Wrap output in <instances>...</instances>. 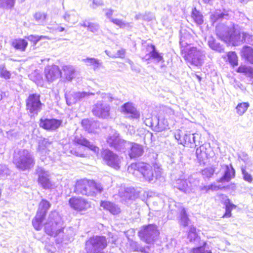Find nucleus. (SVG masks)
I'll use <instances>...</instances> for the list:
<instances>
[{"label":"nucleus","mask_w":253,"mask_h":253,"mask_svg":"<svg viewBox=\"0 0 253 253\" xmlns=\"http://www.w3.org/2000/svg\"><path fill=\"white\" fill-rule=\"evenodd\" d=\"M103 188L101 184L93 180L81 179L77 182L74 191L77 194L94 196L97 193H100Z\"/></svg>","instance_id":"nucleus-1"},{"label":"nucleus","mask_w":253,"mask_h":253,"mask_svg":"<svg viewBox=\"0 0 253 253\" xmlns=\"http://www.w3.org/2000/svg\"><path fill=\"white\" fill-rule=\"evenodd\" d=\"M184 43L182 40L180 41V44L181 46L182 52H185V59L190 64L197 66H201L206 58L205 52L195 47L189 46L187 48L184 47Z\"/></svg>","instance_id":"nucleus-2"},{"label":"nucleus","mask_w":253,"mask_h":253,"mask_svg":"<svg viewBox=\"0 0 253 253\" xmlns=\"http://www.w3.org/2000/svg\"><path fill=\"white\" fill-rule=\"evenodd\" d=\"M97 94L99 93L97 92ZM102 100L98 101L93 106L92 112L96 117L101 119H107L110 116L111 107L107 102H112L113 98L111 94L99 93Z\"/></svg>","instance_id":"nucleus-3"},{"label":"nucleus","mask_w":253,"mask_h":253,"mask_svg":"<svg viewBox=\"0 0 253 253\" xmlns=\"http://www.w3.org/2000/svg\"><path fill=\"white\" fill-rule=\"evenodd\" d=\"M13 162L16 167L22 170L31 169L35 164L33 155L26 149H20L15 152Z\"/></svg>","instance_id":"nucleus-4"},{"label":"nucleus","mask_w":253,"mask_h":253,"mask_svg":"<svg viewBox=\"0 0 253 253\" xmlns=\"http://www.w3.org/2000/svg\"><path fill=\"white\" fill-rule=\"evenodd\" d=\"M236 26L231 24L229 26L216 25V33L217 37L224 42H234L240 39L241 34L237 30Z\"/></svg>","instance_id":"nucleus-5"},{"label":"nucleus","mask_w":253,"mask_h":253,"mask_svg":"<svg viewBox=\"0 0 253 253\" xmlns=\"http://www.w3.org/2000/svg\"><path fill=\"white\" fill-rule=\"evenodd\" d=\"M108 245L107 239L103 236H93L85 242V250L86 253H106L103 250Z\"/></svg>","instance_id":"nucleus-6"},{"label":"nucleus","mask_w":253,"mask_h":253,"mask_svg":"<svg viewBox=\"0 0 253 253\" xmlns=\"http://www.w3.org/2000/svg\"><path fill=\"white\" fill-rule=\"evenodd\" d=\"M128 171L132 174L139 172L149 182L153 183L154 181L152 167L148 164L143 162L132 163L128 167Z\"/></svg>","instance_id":"nucleus-7"},{"label":"nucleus","mask_w":253,"mask_h":253,"mask_svg":"<svg viewBox=\"0 0 253 253\" xmlns=\"http://www.w3.org/2000/svg\"><path fill=\"white\" fill-rule=\"evenodd\" d=\"M160 232L155 224L143 226L138 232L141 240L147 244L153 243L158 238Z\"/></svg>","instance_id":"nucleus-8"},{"label":"nucleus","mask_w":253,"mask_h":253,"mask_svg":"<svg viewBox=\"0 0 253 253\" xmlns=\"http://www.w3.org/2000/svg\"><path fill=\"white\" fill-rule=\"evenodd\" d=\"M62 225V222L58 213L56 211L51 212L45 224L44 231L46 234L54 237L57 230L61 228Z\"/></svg>","instance_id":"nucleus-9"},{"label":"nucleus","mask_w":253,"mask_h":253,"mask_svg":"<svg viewBox=\"0 0 253 253\" xmlns=\"http://www.w3.org/2000/svg\"><path fill=\"white\" fill-rule=\"evenodd\" d=\"M101 156L107 166L117 170L120 168L122 158L113 151L108 149H102Z\"/></svg>","instance_id":"nucleus-10"},{"label":"nucleus","mask_w":253,"mask_h":253,"mask_svg":"<svg viewBox=\"0 0 253 253\" xmlns=\"http://www.w3.org/2000/svg\"><path fill=\"white\" fill-rule=\"evenodd\" d=\"M50 207V204L46 200L43 199L40 202L36 215L32 221L33 225L36 230L39 231L41 229L42 223Z\"/></svg>","instance_id":"nucleus-11"},{"label":"nucleus","mask_w":253,"mask_h":253,"mask_svg":"<svg viewBox=\"0 0 253 253\" xmlns=\"http://www.w3.org/2000/svg\"><path fill=\"white\" fill-rule=\"evenodd\" d=\"M75 235L73 228L72 227H64L63 225L61 228L57 230L54 238L57 244L64 243L67 244L69 242L73 240V237Z\"/></svg>","instance_id":"nucleus-12"},{"label":"nucleus","mask_w":253,"mask_h":253,"mask_svg":"<svg viewBox=\"0 0 253 253\" xmlns=\"http://www.w3.org/2000/svg\"><path fill=\"white\" fill-rule=\"evenodd\" d=\"M41 95L38 93L30 94L26 100V107L29 112L37 115L41 110L42 104L40 100Z\"/></svg>","instance_id":"nucleus-13"},{"label":"nucleus","mask_w":253,"mask_h":253,"mask_svg":"<svg viewBox=\"0 0 253 253\" xmlns=\"http://www.w3.org/2000/svg\"><path fill=\"white\" fill-rule=\"evenodd\" d=\"M36 171L38 176L39 184L44 189L51 188L53 184L50 180L49 172L42 167H38Z\"/></svg>","instance_id":"nucleus-14"},{"label":"nucleus","mask_w":253,"mask_h":253,"mask_svg":"<svg viewBox=\"0 0 253 253\" xmlns=\"http://www.w3.org/2000/svg\"><path fill=\"white\" fill-rule=\"evenodd\" d=\"M148 53L143 58V60L149 61L153 60L155 63H161L164 65L163 53H160L156 46L152 44H148L146 48Z\"/></svg>","instance_id":"nucleus-15"},{"label":"nucleus","mask_w":253,"mask_h":253,"mask_svg":"<svg viewBox=\"0 0 253 253\" xmlns=\"http://www.w3.org/2000/svg\"><path fill=\"white\" fill-rule=\"evenodd\" d=\"M119 195L124 204H129L137 196L135 190L132 187H121L119 191Z\"/></svg>","instance_id":"nucleus-16"},{"label":"nucleus","mask_w":253,"mask_h":253,"mask_svg":"<svg viewBox=\"0 0 253 253\" xmlns=\"http://www.w3.org/2000/svg\"><path fill=\"white\" fill-rule=\"evenodd\" d=\"M127 141L120 138L119 134L115 132L112 135L108 136L107 142L109 145L120 151H125V145Z\"/></svg>","instance_id":"nucleus-17"},{"label":"nucleus","mask_w":253,"mask_h":253,"mask_svg":"<svg viewBox=\"0 0 253 253\" xmlns=\"http://www.w3.org/2000/svg\"><path fill=\"white\" fill-rule=\"evenodd\" d=\"M105 12L106 17L115 25L118 26L121 29H130L132 28V25L131 23L127 22L122 19L115 18L112 17L114 10L111 8L103 9V10Z\"/></svg>","instance_id":"nucleus-18"},{"label":"nucleus","mask_w":253,"mask_h":253,"mask_svg":"<svg viewBox=\"0 0 253 253\" xmlns=\"http://www.w3.org/2000/svg\"><path fill=\"white\" fill-rule=\"evenodd\" d=\"M122 112L125 117L130 119L139 120L140 112L131 102L125 103L121 107Z\"/></svg>","instance_id":"nucleus-19"},{"label":"nucleus","mask_w":253,"mask_h":253,"mask_svg":"<svg viewBox=\"0 0 253 253\" xmlns=\"http://www.w3.org/2000/svg\"><path fill=\"white\" fill-rule=\"evenodd\" d=\"M71 207L77 211H85L88 209L90 204L84 199L78 197H73L69 201Z\"/></svg>","instance_id":"nucleus-20"},{"label":"nucleus","mask_w":253,"mask_h":253,"mask_svg":"<svg viewBox=\"0 0 253 253\" xmlns=\"http://www.w3.org/2000/svg\"><path fill=\"white\" fill-rule=\"evenodd\" d=\"M44 74L47 82L51 83L61 77L62 72L58 66L52 65L45 68Z\"/></svg>","instance_id":"nucleus-21"},{"label":"nucleus","mask_w":253,"mask_h":253,"mask_svg":"<svg viewBox=\"0 0 253 253\" xmlns=\"http://www.w3.org/2000/svg\"><path fill=\"white\" fill-rule=\"evenodd\" d=\"M201 135L198 133H186L184 136L183 141H181L180 143L183 146L192 148L194 145L197 146L201 145L200 141H199Z\"/></svg>","instance_id":"nucleus-22"},{"label":"nucleus","mask_w":253,"mask_h":253,"mask_svg":"<svg viewBox=\"0 0 253 253\" xmlns=\"http://www.w3.org/2000/svg\"><path fill=\"white\" fill-rule=\"evenodd\" d=\"M129 149L128 155L131 159L141 156L143 153V147L140 144L126 142L125 145V150Z\"/></svg>","instance_id":"nucleus-23"},{"label":"nucleus","mask_w":253,"mask_h":253,"mask_svg":"<svg viewBox=\"0 0 253 253\" xmlns=\"http://www.w3.org/2000/svg\"><path fill=\"white\" fill-rule=\"evenodd\" d=\"M61 121L55 119H41L40 126L48 130H55L61 125Z\"/></svg>","instance_id":"nucleus-24"},{"label":"nucleus","mask_w":253,"mask_h":253,"mask_svg":"<svg viewBox=\"0 0 253 253\" xmlns=\"http://www.w3.org/2000/svg\"><path fill=\"white\" fill-rule=\"evenodd\" d=\"M75 143L84 146L93 152L95 154H98L99 148L91 143L87 139L83 137L82 135H76L74 138Z\"/></svg>","instance_id":"nucleus-25"},{"label":"nucleus","mask_w":253,"mask_h":253,"mask_svg":"<svg viewBox=\"0 0 253 253\" xmlns=\"http://www.w3.org/2000/svg\"><path fill=\"white\" fill-rule=\"evenodd\" d=\"M63 18L67 23V25L72 27L78 21L79 15L75 10H71L65 12Z\"/></svg>","instance_id":"nucleus-26"},{"label":"nucleus","mask_w":253,"mask_h":253,"mask_svg":"<svg viewBox=\"0 0 253 253\" xmlns=\"http://www.w3.org/2000/svg\"><path fill=\"white\" fill-rule=\"evenodd\" d=\"M152 122L151 123L152 126H154L155 130L158 132H161L167 128L168 123L165 119H161L155 116L152 120Z\"/></svg>","instance_id":"nucleus-27"},{"label":"nucleus","mask_w":253,"mask_h":253,"mask_svg":"<svg viewBox=\"0 0 253 253\" xmlns=\"http://www.w3.org/2000/svg\"><path fill=\"white\" fill-rule=\"evenodd\" d=\"M229 17V14L224 11L221 12L220 10H216L212 13L210 16L211 22L212 24H219L223 19H227Z\"/></svg>","instance_id":"nucleus-28"},{"label":"nucleus","mask_w":253,"mask_h":253,"mask_svg":"<svg viewBox=\"0 0 253 253\" xmlns=\"http://www.w3.org/2000/svg\"><path fill=\"white\" fill-rule=\"evenodd\" d=\"M100 206L114 215L118 214L121 212V209L117 205L109 201H102Z\"/></svg>","instance_id":"nucleus-29"},{"label":"nucleus","mask_w":253,"mask_h":253,"mask_svg":"<svg viewBox=\"0 0 253 253\" xmlns=\"http://www.w3.org/2000/svg\"><path fill=\"white\" fill-rule=\"evenodd\" d=\"M175 186L185 193H189L192 188L190 181H188L187 179H177L176 181Z\"/></svg>","instance_id":"nucleus-30"},{"label":"nucleus","mask_w":253,"mask_h":253,"mask_svg":"<svg viewBox=\"0 0 253 253\" xmlns=\"http://www.w3.org/2000/svg\"><path fill=\"white\" fill-rule=\"evenodd\" d=\"M235 170L232 165H226L225 170L223 175L220 178L219 181L220 182H228L231 178L235 176Z\"/></svg>","instance_id":"nucleus-31"},{"label":"nucleus","mask_w":253,"mask_h":253,"mask_svg":"<svg viewBox=\"0 0 253 253\" xmlns=\"http://www.w3.org/2000/svg\"><path fill=\"white\" fill-rule=\"evenodd\" d=\"M82 61L86 66L91 67L94 71L98 69L102 65L100 60L95 58L87 57L83 59Z\"/></svg>","instance_id":"nucleus-32"},{"label":"nucleus","mask_w":253,"mask_h":253,"mask_svg":"<svg viewBox=\"0 0 253 253\" xmlns=\"http://www.w3.org/2000/svg\"><path fill=\"white\" fill-rule=\"evenodd\" d=\"M28 44V42L25 40L17 39L12 41L11 45L16 49L23 52L26 50Z\"/></svg>","instance_id":"nucleus-33"},{"label":"nucleus","mask_w":253,"mask_h":253,"mask_svg":"<svg viewBox=\"0 0 253 253\" xmlns=\"http://www.w3.org/2000/svg\"><path fill=\"white\" fill-rule=\"evenodd\" d=\"M208 45L211 49L216 52L219 53L224 52V48L223 45H221L219 42H217L212 37L209 38Z\"/></svg>","instance_id":"nucleus-34"},{"label":"nucleus","mask_w":253,"mask_h":253,"mask_svg":"<svg viewBox=\"0 0 253 253\" xmlns=\"http://www.w3.org/2000/svg\"><path fill=\"white\" fill-rule=\"evenodd\" d=\"M242 56L249 63L253 64V49L251 47L244 46L242 50Z\"/></svg>","instance_id":"nucleus-35"},{"label":"nucleus","mask_w":253,"mask_h":253,"mask_svg":"<svg viewBox=\"0 0 253 253\" xmlns=\"http://www.w3.org/2000/svg\"><path fill=\"white\" fill-rule=\"evenodd\" d=\"M64 76L67 81H71L74 77L75 70L71 66H64L63 67Z\"/></svg>","instance_id":"nucleus-36"},{"label":"nucleus","mask_w":253,"mask_h":253,"mask_svg":"<svg viewBox=\"0 0 253 253\" xmlns=\"http://www.w3.org/2000/svg\"><path fill=\"white\" fill-rule=\"evenodd\" d=\"M191 17L197 25H201L204 22L203 16L201 12L194 8L192 12Z\"/></svg>","instance_id":"nucleus-37"},{"label":"nucleus","mask_w":253,"mask_h":253,"mask_svg":"<svg viewBox=\"0 0 253 253\" xmlns=\"http://www.w3.org/2000/svg\"><path fill=\"white\" fill-rule=\"evenodd\" d=\"M206 147L205 145H201L199 147L197 148L196 154L197 159L200 161H203L207 157V154L206 152Z\"/></svg>","instance_id":"nucleus-38"},{"label":"nucleus","mask_w":253,"mask_h":253,"mask_svg":"<svg viewBox=\"0 0 253 253\" xmlns=\"http://www.w3.org/2000/svg\"><path fill=\"white\" fill-rule=\"evenodd\" d=\"M237 71L238 73H244L247 77L253 78V68L251 66H240Z\"/></svg>","instance_id":"nucleus-39"},{"label":"nucleus","mask_w":253,"mask_h":253,"mask_svg":"<svg viewBox=\"0 0 253 253\" xmlns=\"http://www.w3.org/2000/svg\"><path fill=\"white\" fill-rule=\"evenodd\" d=\"M49 144H50L45 139L39 142L38 150L41 156H46L48 154L47 147V145Z\"/></svg>","instance_id":"nucleus-40"},{"label":"nucleus","mask_w":253,"mask_h":253,"mask_svg":"<svg viewBox=\"0 0 253 253\" xmlns=\"http://www.w3.org/2000/svg\"><path fill=\"white\" fill-rule=\"evenodd\" d=\"M16 0H0V8L9 10L12 9L15 3Z\"/></svg>","instance_id":"nucleus-41"},{"label":"nucleus","mask_w":253,"mask_h":253,"mask_svg":"<svg viewBox=\"0 0 253 253\" xmlns=\"http://www.w3.org/2000/svg\"><path fill=\"white\" fill-rule=\"evenodd\" d=\"M207 243L205 242H203L202 244H200V246L192 248L191 252L192 253H212L211 251L206 250L205 246Z\"/></svg>","instance_id":"nucleus-42"},{"label":"nucleus","mask_w":253,"mask_h":253,"mask_svg":"<svg viewBox=\"0 0 253 253\" xmlns=\"http://www.w3.org/2000/svg\"><path fill=\"white\" fill-rule=\"evenodd\" d=\"M250 106L248 102L239 103L236 107V113L239 116H242L247 111Z\"/></svg>","instance_id":"nucleus-43"},{"label":"nucleus","mask_w":253,"mask_h":253,"mask_svg":"<svg viewBox=\"0 0 253 253\" xmlns=\"http://www.w3.org/2000/svg\"><path fill=\"white\" fill-rule=\"evenodd\" d=\"M189 219L184 208L181 210L180 213V224L184 227L188 226Z\"/></svg>","instance_id":"nucleus-44"},{"label":"nucleus","mask_w":253,"mask_h":253,"mask_svg":"<svg viewBox=\"0 0 253 253\" xmlns=\"http://www.w3.org/2000/svg\"><path fill=\"white\" fill-rule=\"evenodd\" d=\"M227 57L229 63L233 66L238 65V57L234 51H230L227 53Z\"/></svg>","instance_id":"nucleus-45"},{"label":"nucleus","mask_w":253,"mask_h":253,"mask_svg":"<svg viewBox=\"0 0 253 253\" xmlns=\"http://www.w3.org/2000/svg\"><path fill=\"white\" fill-rule=\"evenodd\" d=\"M75 95V92L65 94V98L68 105L71 106L77 102Z\"/></svg>","instance_id":"nucleus-46"},{"label":"nucleus","mask_w":253,"mask_h":253,"mask_svg":"<svg viewBox=\"0 0 253 253\" xmlns=\"http://www.w3.org/2000/svg\"><path fill=\"white\" fill-rule=\"evenodd\" d=\"M188 238L190 242H193L197 246H200V244L204 242L200 239L197 233L188 234Z\"/></svg>","instance_id":"nucleus-47"},{"label":"nucleus","mask_w":253,"mask_h":253,"mask_svg":"<svg viewBox=\"0 0 253 253\" xmlns=\"http://www.w3.org/2000/svg\"><path fill=\"white\" fill-rule=\"evenodd\" d=\"M0 77L6 80L9 79L11 77L10 73L6 69L4 64L0 65Z\"/></svg>","instance_id":"nucleus-48"},{"label":"nucleus","mask_w":253,"mask_h":253,"mask_svg":"<svg viewBox=\"0 0 253 253\" xmlns=\"http://www.w3.org/2000/svg\"><path fill=\"white\" fill-rule=\"evenodd\" d=\"M10 174V170L6 165H0V178H5Z\"/></svg>","instance_id":"nucleus-49"},{"label":"nucleus","mask_w":253,"mask_h":253,"mask_svg":"<svg viewBox=\"0 0 253 253\" xmlns=\"http://www.w3.org/2000/svg\"><path fill=\"white\" fill-rule=\"evenodd\" d=\"M76 97L77 98V102L83 100V99L86 97H88L91 95H94L93 93L87 92L85 91L82 92H75Z\"/></svg>","instance_id":"nucleus-50"},{"label":"nucleus","mask_w":253,"mask_h":253,"mask_svg":"<svg viewBox=\"0 0 253 253\" xmlns=\"http://www.w3.org/2000/svg\"><path fill=\"white\" fill-rule=\"evenodd\" d=\"M26 38H27L29 41L34 42V43L36 44L40 40L46 39H47V37L44 36H39L31 35L28 37H26Z\"/></svg>","instance_id":"nucleus-51"},{"label":"nucleus","mask_w":253,"mask_h":253,"mask_svg":"<svg viewBox=\"0 0 253 253\" xmlns=\"http://www.w3.org/2000/svg\"><path fill=\"white\" fill-rule=\"evenodd\" d=\"M214 172V169L211 167L205 168L202 171V174L204 178L211 177L213 174Z\"/></svg>","instance_id":"nucleus-52"},{"label":"nucleus","mask_w":253,"mask_h":253,"mask_svg":"<svg viewBox=\"0 0 253 253\" xmlns=\"http://www.w3.org/2000/svg\"><path fill=\"white\" fill-rule=\"evenodd\" d=\"M88 26V28L87 30L93 33H97L100 30V26L98 24L96 23L90 22Z\"/></svg>","instance_id":"nucleus-53"},{"label":"nucleus","mask_w":253,"mask_h":253,"mask_svg":"<svg viewBox=\"0 0 253 253\" xmlns=\"http://www.w3.org/2000/svg\"><path fill=\"white\" fill-rule=\"evenodd\" d=\"M91 123L92 122L88 119H84L82 121V126L86 130L89 132H91L92 131Z\"/></svg>","instance_id":"nucleus-54"},{"label":"nucleus","mask_w":253,"mask_h":253,"mask_svg":"<svg viewBox=\"0 0 253 253\" xmlns=\"http://www.w3.org/2000/svg\"><path fill=\"white\" fill-rule=\"evenodd\" d=\"M36 20L39 23L42 24L46 19V15L44 13L37 12L35 14Z\"/></svg>","instance_id":"nucleus-55"},{"label":"nucleus","mask_w":253,"mask_h":253,"mask_svg":"<svg viewBox=\"0 0 253 253\" xmlns=\"http://www.w3.org/2000/svg\"><path fill=\"white\" fill-rule=\"evenodd\" d=\"M235 206L233 204L229 203L226 205V212L224 216L230 217L231 215V210L233 208H235Z\"/></svg>","instance_id":"nucleus-56"},{"label":"nucleus","mask_w":253,"mask_h":253,"mask_svg":"<svg viewBox=\"0 0 253 253\" xmlns=\"http://www.w3.org/2000/svg\"><path fill=\"white\" fill-rule=\"evenodd\" d=\"M242 174L243 175L244 179L250 183H251L253 181V178L252 175L248 173L244 169H242Z\"/></svg>","instance_id":"nucleus-57"},{"label":"nucleus","mask_w":253,"mask_h":253,"mask_svg":"<svg viewBox=\"0 0 253 253\" xmlns=\"http://www.w3.org/2000/svg\"><path fill=\"white\" fill-rule=\"evenodd\" d=\"M125 53L126 51L124 49H121L120 50H119L116 54H115V56L116 58H124L125 56Z\"/></svg>","instance_id":"nucleus-58"},{"label":"nucleus","mask_w":253,"mask_h":253,"mask_svg":"<svg viewBox=\"0 0 253 253\" xmlns=\"http://www.w3.org/2000/svg\"><path fill=\"white\" fill-rule=\"evenodd\" d=\"M103 5V2L100 0H93V4L92 5V7L94 9L96 8V7L98 6Z\"/></svg>","instance_id":"nucleus-59"},{"label":"nucleus","mask_w":253,"mask_h":253,"mask_svg":"<svg viewBox=\"0 0 253 253\" xmlns=\"http://www.w3.org/2000/svg\"><path fill=\"white\" fill-rule=\"evenodd\" d=\"M90 23V22L85 20L82 23H80L79 24V26L80 27H86L87 29L88 28V26Z\"/></svg>","instance_id":"nucleus-60"},{"label":"nucleus","mask_w":253,"mask_h":253,"mask_svg":"<svg viewBox=\"0 0 253 253\" xmlns=\"http://www.w3.org/2000/svg\"><path fill=\"white\" fill-rule=\"evenodd\" d=\"M199 189L200 191L204 192L205 193H208L210 191L209 186H200L199 187Z\"/></svg>","instance_id":"nucleus-61"},{"label":"nucleus","mask_w":253,"mask_h":253,"mask_svg":"<svg viewBox=\"0 0 253 253\" xmlns=\"http://www.w3.org/2000/svg\"><path fill=\"white\" fill-rule=\"evenodd\" d=\"M208 186L210 191H217L219 189V187L214 184H211Z\"/></svg>","instance_id":"nucleus-62"},{"label":"nucleus","mask_w":253,"mask_h":253,"mask_svg":"<svg viewBox=\"0 0 253 253\" xmlns=\"http://www.w3.org/2000/svg\"><path fill=\"white\" fill-rule=\"evenodd\" d=\"M105 52L110 57L112 58H116V56H115V54H113L110 51L107 50L105 51Z\"/></svg>","instance_id":"nucleus-63"},{"label":"nucleus","mask_w":253,"mask_h":253,"mask_svg":"<svg viewBox=\"0 0 253 253\" xmlns=\"http://www.w3.org/2000/svg\"><path fill=\"white\" fill-rule=\"evenodd\" d=\"M196 233V229L195 227L191 226L188 234Z\"/></svg>","instance_id":"nucleus-64"}]
</instances>
